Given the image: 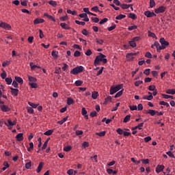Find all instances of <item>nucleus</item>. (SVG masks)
<instances>
[{
  "label": "nucleus",
  "instance_id": "obj_35",
  "mask_svg": "<svg viewBox=\"0 0 175 175\" xmlns=\"http://www.w3.org/2000/svg\"><path fill=\"white\" fill-rule=\"evenodd\" d=\"M141 162H142V163L144 165H148V163H150V160L148 159H141Z\"/></svg>",
  "mask_w": 175,
  "mask_h": 175
},
{
  "label": "nucleus",
  "instance_id": "obj_15",
  "mask_svg": "<svg viewBox=\"0 0 175 175\" xmlns=\"http://www.w3.org/2000/svg\"><path fill=\"white\" fill-rule=\"evenodd\" d=\"M23 133H18L16 136V139L18 142H23L24 140V137Z\"/></svg>",
  "mask_w": 175,
  "mask_h": 175
},
{
  "label": "nucleus",
  "instance_id": "obj_46",
  "mask_svg": "<svg viewBox=\"0 0 175 175\" xmlns=\"http://www.w3.org/2000/svg\"><path fill=\"white\" fill-rule=\"evenodd\" d=\"M28 105H29L31 107H33V109H36V107H38V104H35L31 102H29Z\"/></svg>",
  "mask_w": 175,
  "mask_h": 175
},
{
  "label": "nucleus",
  "instance_id": "obj_45",
  "mask_svg": "<svg viewBox=\"0 0 175 175\" xmlns=\"http://www.w3.org/2000/svg\"><path fill=\"white\" fill-rule=\"evenodd\" d=\"M31 166H32V162L31 161L26 163V164H25L26 169H31Z\"/></svg>",
  "mask_w": 175,
  "mask_h": 175
},
{
  "label": "nucleus",
  "instance_id": "obj_34",
  "mask_svg": "<svg viewBox=\"0 0 175 175\" xmlns=\"http://www.w3.org/2000/svg\"><path fill=\"white\" fill-rule=\"evenodd\" d=\"M96 135L97 136H99L100 137H103V136H105V135H106V131H101L100 133H96Z\"/></svg>",
  "mask_w": 175,
  "mask_h": 175
},
{
  "label": "nucleus",
  "instance_id": "obj_21",
  "mask_svg": "<svg viewBox=\"0 0 175 175\" xmlns=\"http://www.w3.org/2000/svg\"><path fill=\"white\" fill-rule=\"evenodd\" d=\"M60 27H62L63 29H70V27L66 25V23H60Z\"/></svg>",
  "mask_w": 175,
  "mask_h": 175
},
{
  "label": "nucleus",
  "instance_id": "obj_28",
  "mask_svg": "<svg viewBox=\"0 0 175 175\" xmlns=\"http://www.w3.org/2000/svg\"><path fill=\"white\" fill-rule=\"evenodd\" d=\"M28 80L30 83H36L37 79L33 77L28 76Z\"/></svg>",
  "mask_w": 175,
  "mask_h": 175
},
{
  "label": "nucleus",
  "instance_id": "obj_38",
  "mask_svg": "<svg viewBox=\"0 0 175 175\" xmlns=\"http://www.w3.org/2000/svg\"><path fill=\"white\" fill-rule=\"evenodd\" d=\"M68 117L66 116L64 118H63V120L57 122V124H59V125H62V124H64V122H66V121L68 120Z\"/></svg>",
  "mask_w": 175,
  "mask_h": 175
},
{
  "label": "nucleus",
  "instance_id": "obj_19",
  "mask_svg": "<svg viewBox=\"0 0 175 175\" xmlns=\"http://www.w3.org/2000/svg\"><path fill=\"white\" fill-rule=\"evenodd\" d=\"M131 6H133V4H121L120 5V8H122V9H129Z\"/></svg>",
  "mask_w": 175,
  "mask_h": 175
},
{
  "label": "nucleus",
  "instance_id": "obj_51",
  "mask_svg": "<svg viewBox=\"0 0 175 175\" xmlns=\"http://www.w3.org/2000/svg\"><path fill=\"white\" fill-rule=\"evenodd\" d=\"M122 91H123V90L119 91V92L114 96V98H120V96H121V95H122Z\"/></svg>",
  "mask_w": 175,
  "mask_h": 175
},
{
  "label": "nucleus",
  "instance_id": "obj_37",
  "mask_svg": "<svg viewBox=\"0 0 175 175\" xmlns=\"http://www.w3.org/2000/svg\"><path fill=\"white\" fill-rule=\"evenodd\" d=\"M72 150V147L70 146H67L64 148V151H66V152H69Z\"/></svg>",
  "mask_w": 175,
  "mask_h": 175
},
{
  "label": "nucleus",
  "instance_id": "obj_30",
  "mask_svg": "<svg viewBox=\"0 0 175 175\" xmlns=\"http://www.w3.org/2000/svg\"><path fill=\"white\" fill-rule=\"evenodd\" d=\"M53 132H54V131H53V130H48L45 133H44V135H45V136H50V135H53Z\"/></svg>",
  "mask_w": 175,
  "mask_h": 175
},
{
  "label": "nucleus",
  "instance_id": "obj_17",
  "mask_svg": "<svg viewBox=\"0 0 175 175\" xmlns=\"http://www.w3.org/2000/svg\"><path fill=\"white\" fill-rule=\"evenodd\" d=\"M42 23H44V19L37 18L33 21V23L35 24V25H36V24H42Z\"/></svg>",
  "mask_w": 175,
  "mask_h": 175
},
{
  "label": "nucleus",
  "instance_id": "obj_5",
  "mask_svg": "<svg viewBox=\"0 0 175 175\" xmlns=\"http://www.w3.org/2000/svg\"><path fill=\"white\" fill-rule=\"evenodd\" d=\"M165 11L166 7L161 5L154 10V13H157V14H158L159 13H165Z\"/></svg>",
  "mask_w": 175,
  "mask_h": 175
},
{
  "label": "nucleus",
  "instance_id": "obj_53",
  "mask_svg": "<svg viewBox=\"0 0 175 175\" xmlns=\"http://www.w3.org/2000/svg\"><path fill=\"white\" fill-rule=\"evenodd\" d=\"M90 144L88 142H84L82 144V147H83V148H87V147H89Z\"/></svg>",
  "mask_w": 175,
  "mask_h": 175
},
{
  "label": "nucleus",
  "instance_id": "obj_29",
  "mask_svg": "<svg viewBox=\"0 0 175 175\" xmlns=\"http://www.w3.org/2000/svg\"><path fill=\"white\" fill-rule=\"evenodd\" d=\"M75 103V101L72 100V98H67V104L68 106H70V105H73Z\"/></svg>",
  "mask_w": 175,
  "mask_h": 175
},
{
  "label": "nucleus",
  "instance_id": "obj_60",
  "mask_svg": "<svg viewBox=\"0 0 175 175\" xmlns=\"http://www.w3.org/2000/svg\"><path fill=\"white\" fill-rule=\"evenodd\" d=\"M130 110L133 111L134 110H137V106L136 105H130Z\"/></svg>",
  "mask_w": 175,
  "mask_h": 175
},
{
  "label": "nucleus",
  "instance_id": "obj_49",
  "mask_svg": "<svg viewBox=\"0 0 175 175\" xmlns=\"http://www.w3.org/2000/svg\"><path fill=\"white\" fill-rule=\"evenodd\" d=\"M129 31H133V29H137V25H133L128 27Z\"/></svg>",
  "mask_w": 175,
  "mask_h": 175
},
{
  "label": "nucleus",
  "instance_id": "obj_18",
  "mask_svg": "<svg viewBox=\"0 0 175 175\" xmlns=\"http://www.w3.org/2000/svg\"><path fill=\"white\" fill-rule=\"evenodd\" d=\"M43 165H44L43 162L40 163L36 170L37 173H40V172H42V169H43Z\"/></svg>",
  "mask_w": 175,
  "mask_h": 175
},
{
  "label": "nucleus",
  "instance_id": "obj_14",
  "mask_svg": "<svg viewBox=\"0 0 175 175\" xmlns=\"http://www.w3.org/2000/svg\"><path fill=\"white\" fill-rule=\"evenodd\" d=\"M154 47L157 48V50L158 53H161V50H162V46H161L159 42H154Z\"/></svg>",
  "mask_w": 175,
  "mask_h": 175
},
{
  "label": "nucleus",
  "instance_id": "obj_64",
  "mask_svg": "<svg viewBox=\"0 0 175 175\" xmlns=\"http://www.w3.org/2000/svg\"><path fill=\"white\" fill-rule=\"evenodd\" d=\"M82 116H86L87 114V109H85V107L82 108V111H81Z\"/></svg>",
  "mask_w": 175,
  "mask_h": 175
},
{
  "label": "nucleus",
  "instance_id": "obj_61",
  "mask_svg": "<svg viewBox=\"0 0 175 175\" xmlns=\"http://www.w3.org/2000/svg\"><path fill=\"white\" fill-rule=\"evenodd\" d=\"M80 55H81V53H80L79 51H76L74 53V57H80Z\"/></svg>",
  "mask_w": 175,
  "mask_h": 175
},
{
  "label": "nucleus",
  "instance_id": "obj_1",
  "mask_svg": "<svg viewBox=\"0 0 175 175\" xmlns=\"http://www.w3.org/2000/svg\"><path fill=\"white\" fill-rule=\"evenodd\" d=\"M100 62H103L104 64H107V59H106V55L103 53H99V55L96 56L94 60V66H98Z\"/></svg>",
  "mask_w": 175,
  "mask_h": 175
},
{
  "label": "nucleus",
  "instance_id": "obj_2",
  "mask_svg": "<svg viewBox=\"0 0 175 175\" xmlns=\"http://www.w3.org/2000/svg\"><path fill=\"white\" fill-rule=\"evenodd\" d=\"M84 71V67L83 66H77V67L74 68L71 71V75H79V73H82Z\"/></svg>",
  "mask_w": 175,
  "mask_h": 175
},
{
  "label": "nucleus",
  "instance_id": "obj_42",
  "mask_svg": "<svg viewBox=\"0 0 175 175\" xmlns=\"http://www.w3.org/2000/svg\"><path fill=\"white\" fill-rule=\"evenodd\" d=\"M32 150H33V142L29 143V147L27 148V151L30 152Z\"/></svg>",
  "mask_w": 175,
  "mask_h": 175
},
{
  "label": "nucleus",
  "instance_id": "obj_50",
  "mask_svg": "<svg viewBox=\"0 0 175 175\" xmlns=\"http://www.w3.org/2000/svg\"><path fill=\"white\" fill-rule=\"evenodd\" d=\"M155 5V1L154 0H150V8H152Z\"/></svg>",
  "mask_w": 175,
  "mask_h": 175
},
{
  "label": "nucleus",
  "instance_id": "obj_47",
  "mask_svg": "<svg viewBox=\"0 0 175 175\" xmlns=\"http://www.w3.org/2000/svg\"><path fill=\"white\" fill-rule=\"evenodd\" d=\"M49 5H51V6H53L54 8H55V6H57V2L55 1H50L49 2Z\"/></svg>",
  "mask_w": 175,
  "mask_h": 175
},
{
  "label": "nucleus",
  "instance_id": "obj_16",
  "mask_svg": "<svg viewBox=\"0 0 175 175\" xmlns=\"http://www.w3.org/2000/svg\"><path fill=\"white\" fill-rule=\"evenodd\" d=\"M11 93L14 96H17L18 95V89H14L13 88H10Z\"/></svg>",
  "mask_w": 175,
  "mask_h": 175
},
{
  "label": "nucleus",
  "instance_id": "obj_31",
  "mask_svg": "<svg viewBox=\"0 0 175 175\" xmlns=\"http://www.w3.org/2000/svg\"><path fill=\"white\" fill-rule=\"evenodd\" d=\"M159 105H161V106H166V107H170V105H169L168 103L165 101H160Z\"/></svg>",
  "mask_w": 175,
  "mask_h": 175
},
{
  "label": "nucleus",
  "instance_id": "obj_39",
  "mask_svg": "<svg viewBox=\"0 0 175 175\" xmlns=\"http://www.w3.org/2000/svg\"><path fill=\"white\" fill-rule=\"evenodd\" d=\"M13 81V79H12V78H5V82L7 83V84L8 85H10V84H12Z\"/></svg>",
  "mask_w": 175,
  "mask_h": 175
},
{
  "label": "nucleus",
  "instance_id": "obj_36",
  "mask_svg": "<svg viewBox=\"0 0 175 175\" xmlns=\"http://www.w3.org/2000/svg\"><path fill=\"white\" fill-rule=\"evenodd\" d=\"M129 44L131 46V47H136L137 44L136 42L132 40L131 41L129 42Z\"/></svg>",
  "mask_w": 175,
  "mask_h": 175
},
{
  "label": "nucleus",
  "instance_id": "obj_13",
  "mask_svg": "<svg viewBox=\"0 0 175 175\" xmlns=\"http://www.w3.org/2000/svg\"><path fill=\"white\" fill-rule=\"evenodd\" d=\"M158 113V111H155L154 109H149L146 111V114H150V116H155Z\"/></svg>",
  "mask_w": 175,
  "mask_h": 175
},
{
  "label": "nucleus",
  "instance_id": "obj_59",
  "mask_svg": "<svg viewBox=\"0 0 175 175\" xmlns=\"http://www.w3.org/2000/svg\"><path fill=\"white\" fill-rule=\"evenodd\" d=\"M96 42L98 43V44H103V40H100L98 38H96Z\"/></svg>",
  "mask_w": 175,
  "mask_h": 175
},
{
  "label": "nucleus",
  "instance_id": "obj_56",
  "mask_svg": "<svg viewBox=\"0 0 175 175\" xmlns=\"http://www.w3.org/2000/svg\"><path fill=\"white\" fill-rule=\"evenodd\" d=\"M27 112H29L30 114H33V109L31 107H27Z\"/></svg>",
  "mask_w": 175,
  "mask_h": 175
},
{
  "label": "nucleus",
  "instance_id": "obj_52",
  "mask_svg": "<svg viewBox=\"0 0 175 175\" xmlns=\"http://www.w3.org/2000/svg\"><path fill=\"white\" fill-rule=\"evenodd\" d=\"M108 21H109V19H107V18H104L103 19H102V20L99 22V24H100V25L105 24V23H107Z\"/></svg>",
  "mask_w": 175,
  "mask_h": 175
},
{
  "label": "nucleus",
  "instance_id": "obj_44",
  "mask_svg": "<svg viewBox=\"0 0 175 175\" xmlns=\"http://www.w3.org/2000/svg\"><path fill=\"white\" fill-rule=\"evenodd\" d=\"M29 85L31 88H38V85L34 82L29 83Z\"/></svg>",
  "mask_w": 175,
  "mask_h": 175
},
{
  "label": "nucleus",
  "instance_id": "obj_9",
  "mask_svg": "<svg viewBox=\"0 0 175 175\" xmlns=\"http://www.w3.org/2000/svg\"><path fill=\"white\" fill-rule=\"evenodd\" d=\"M163 169H165V165H158L156 167V173L159 174L161 172H163Z\"/></svg>",
  "mask_w": 175,
  "mask_h": 175
},
{
  "label": "nucleus",
  "instance_id": "obj_3",
  "mask_svg": "<svg viewBox=\"0 0 175 175\" xmlns=\"http://www.w3.org/2000/svg\"><path fill=\"white\" fill-rule=\"evenodd\" d=\"M122 88V85H118L116 86H111L110 89V94L113 95L116 92L120 91Z\"/></svg>",
  "mask_w": 175,
  "mask_h": 175
},
{
  "label": "nucleus",
  "instance_id": "obj_4",
  "mask_svg": "<svg viewBox=\"0 0 175 175\" xmlns=\"http://www.w3.org/2000/svg\"><path fill=\"white\" fill-rule=\"evenodd\" d=\"M159 42L161 44V49L162 50H165V49H166V47H167V46H169V42L165 40L164 38H160Z\"/></svg>",
  "mask_w": 175,
  "mask_h": 175
},
{
  "label": "nucleus",
  "instance_id": "obj_48",
  "mask_svg": "<svg viewBox=\"0 0 175 175\" xmlns=\"http://www.w3.org/2000/svg\"><path fill=\"white\" fill-rule=\"evenodd\" d=\"M116 27H117V25H116V24H113V25L109 27H108L107 29L110 32V31H113V29H116Z\"/></svg>",
  "mask_w": 175,
  "mask_h": 175
},
{
  "label": "nucleus",
  "instance_id": "obj_32",
  "mask_svg": "<svg viewBox=\"0 0 175 175\" xmlns=\"http://www.w3.org/2000/svg\"><path fill=\"white\" fill-rule=\"evenodd\" d=\"M109 102H111V96H110L105 98L104 105H107V103H109Z\"/></svg>",
  "mask_w": 175,
  "mask_h": 175
},
{
  "label": "nucleus",
  "instance_id": "obj_25",
  "mask_svg": "<svg viewBox=\"0 0 175 175\" xmlns=\"http://www.w3.org/2000/svg\"><path fill=\"white\" fill-rule=\"evenodd\" d=\"M51 55L52 57H53V58H55V59L58 58V51H53L51 52Z\"/></svg>",
  "mask_w": 175,
  "mask_h": 175
},
{
  "label": "nucleus",
  "instance_id": "obj_7",
  "mask_svg": "<svg viewBox=\"0 0 175 175\" xmlns=\"http://www.w3.org/2000/svg\"><path fill=\"white\" fill-rule=\"evenodd\" d=\"M137 55V53H128L126 56L127 61H133V58H134L133 56Z\"/></svg>",
  "mask_w": 175,
  "mask_h": 175
},
{
  "label": "nucleus",
  "instance_id": "obj_11",
  "mask_svg": "<svg viewBox=\"0 0 175 175\" xmlns=\"http://www.w3.org/2000/svg\"><path fill=\"white\" fill-rule=\"evenodd\" d=\"M5 125H6L7 126H14V125H16V122H12V120L8 119L7 120V122H5Z\"/></svg>",
  "mask_w": 175,
  "mask_h": 175
},
{
  "label": "nucleus",
  "instance_id": "obj_10",
  "mask_svg": "<svg viewBox=\"0 0 175 175\" xmlns=\"http://www.w3.org/2000/svg\"><path fill=\"white\" fill-rule=\"evenodd\" d=\"M0 109L2 111H4V112L10 111V108L8 105H1Z\"/></svg>",
  "mask_w": 175,
  "mask_h": 175
},
{
  "label": "nucleus",
  "instance_id": "obj_22",
  "mask_svg": "<svg viewBox=\"0 0 175 175\" xmlns=\"http://www.w3.org/2000/svg\"><path fill=\"white\" fill-rule=\"evenodd\" d=\"M142 99H146L147 100H152V99H154V96L152 95L144 96Z\"/></svg>",
  "mask_w": 175,
  "mask_h": 175
},
{
  "label": "nucleus",
  "instance_id": "obj_41",
  "mask_svg": "<svg viewBox=\"0 0 175 175\" xmlns=\"http://www.w3.org/2000/svg\"><path fill=\"white\" fill-rule=\"evenodd\" d=\"M131 120V115H126L123 120V122H128Z\"/></svg>",
  "mask_w": 175,
  "mask_h": 175
},
{
  "label": "nucleus",
  "instance_id": "obj_63",
  "mask_svg": "<svg viewBox=\"0 0 175 175\" xmlns=\"http://www.w3.org/2000/svg\"><path fill=\"white\" fill-rule=\"evenodd\" d=\"M92 21H93V23H99V18L92 17Z\"/></svg>",
  "mask_w": 175,
  "mask_h": 175
},
{
  "label": "nucleus",
  "instance_id": "obj_24",
  "mask_svg": "<svg viewBox=\"0 0 175 175\" xmlns=\"http://www.w3.org/2000/svg\"><path fill=\"white\" fill-rule=\"evenodd\" d=\"M163 98H164V99H174V97L173 96H170V95H167V94H162Z\"/></svg>",
  "mask_w": 175,
  "mask_h": 175
},
{
  "label": "nucleus",
  "instance_id": "obj_55",
  "mask_svg": "<svg viewBox=\"0 0 175 175\" xmlns=\"http://www.w3.org/2000/svg\"><path fill=\"white\" fill-rule=\"evenodd\" d=\"M91 10H92L93 12H100V10H99V8L98 6H94V7L92 8Z\"/></svg>",
  "mask_w": 175,
  "mask_h": 175
},
{
  "label": "nucleus",
  "instance_id": "obj_27",
  "mask_svg": "<svg viewBox=\"0 0 175 175\" xmlns=\"http://www.w3.org/2000/svg\"><path fill=\"white\" fill-rule=\"evenodd\" d=\"M98 95L99 94H98V92H93L92 93V99H96L98 98Z\"/></svg>",
  "mask_w": 175,
  "mask_h": 175
},
{
  "label": "nucleus",
  "instance_id": "obj_54",
  "mask_svg": "<svg viewBox=\"0 0 175 175\" xmlns=\"http://www.w3.org/2000/svg\"><path fill=\"white\" fill-rule=\"evenodd\" d=\"M166 154L171 158H175L174 154H173V152H172V151H168L166 152Z\"/></svg>",
  "mask_w": 175,
  "mask_h": 175
},
{
  "label": "nucleus",
  "instance_id": "obj_40",
  "mask_svg": "<svg viewBox=\"0 0 175 175\" xmlns=\"http://www.w3.org/2000/svg\"><path fill=\"white\" fill-rule=\"evenodd\" d=\"M125 17H126V16L124 15V14H120L118 16H117L116 17V20H122V18H125Z\"/></svg>",
  "mask_w": 175,
  "mask_h": 175
},
{
  "label": "nucleus",
  "instance_id": "obj_57",
  "mask_svg": "<svg viewBox=\"0 0 175 175\" xmlns=\"http://www.w3.org/2000/svg\"><path fill=\"white\" fill-rule=\"evenodd\" d=\"M117 133H118V135H124V130L121 129H118L116 130Z\"/></svg>",
  "mask_w": 175,
  "mask_h": 175
},
{
  "label": "nucleus",
  "instance_id": "obj_33",
  "mask_svg": "<svg viewBox=\"0 0 175 175\" xmlns=\"http://www.w3.org/2000/svg\"><path fill=\"white\" fill-rule=\"evenodd\" d=\"M67 13L68 14H72V16H77V12L75 10L71 11L70 10H67Z\"/></svg>",
  "mask_w": 175,
  "mask_h": 175
},
{
  "label": "nucleus",
  "instance_id": "obj_20",
  "mask_svg": "<svg viewBox=\"0 0 175 175\" xmlns=\"http://www.w3.org/2000/svg\"><path fill=\"white\" fill-rule=\"evenodd\" d=\"M15 81L16 83H19L20 84H23L24 83V81L23 80V78L20 77H15Z\"/></svg>",
  "mask_w": 175,
  "mask_h": 175
},
{
  "label": "nucleus",
  "instance_id": "obj_12",
  "mask_svg": "<svg viewBox=\"0 0 175 175\" xmlns=\"http://www.w3.org/2000/svg\"><path fill=\"white\" fill-rule=\"evenodd\" d=\"M143 125H144V122L139 123L137 126L131 128L132 131H136V129L142 130L143 129Z\"/></svg>",
  "mask_w": 175,
  "mask_h": 175
},
{
  "label": "nucleus",
  "instance_id": "obj_26",
  "mask_svg": "<svg viewBox=\"0 0 175 175\" xmlns=\"http://www.w3.org/2000/svg\"><path fill=\"white\" fill-rule=\"evenodd\" d=\"M129 18H132V20H136V18H137V16L133 13H130L129 14Z\"/></svg>",
  "mask_w": 175,
  "mask_h": 175
},
{
  "label": "nucleus",
  "instance_id": "obj_58",
  "mask_svg": "<svg viewBox=\"0 0 175 175\" xmlns=\"http://www.w3.org/2000/svg\"><path fill=\"white\" fill-rule=\"evenodd\" d=\"M148 90H149V91H155L157 88H155V85H150Z\"/></svg>",
  "mask_w": 175,
  "mask_h": 175
},
{
  "label": "nucleus",
  "instance_id": "obj_8",
  "mask_svg": "<svg viewBox=\"0 0 175 175\" xmlns=\"http://www.w3.org/2000/svg\"><path fill=\"white\" fill-rule=\"evenodd\" d=\"M144 15L146 16V17H154V16H157V14H155V13H154L153 12H151V11H145L144 12Z\"/></svg>",
  "mask_w": 175,
  "mask_h": 175
},
{
  "label": "nucleus",
  "instance_id": "obj_23",
  "mask_svg": "<svg viewBox=\"0 0 175 175\" xmlns=\"http://www.w3.org/2000/svg\"><path fill=\"white\" fill-rule=\"evenodd\" d=\"M166 94H169L171 95L175 94V89H168L166 90Z\"/></svg>",
  "mask_w": 175,
  "mask_h": 175
},
{
  "label": "nucleus",
  "instance_id": "obj_62",
  "mask_svg": "<svg viewBox=\"0 0 175 175\" xmlns=\"http://www.w3.org/2000/svg\"><path fill=\"white\" fill-rule=\"evenodd\" d=\"M140 84H143V81H137L135 82V87H139Z\"/></svg>",
  "mask_w": 175,
  "mask_h": 175
},
{
  "label": "nucleus",
  "instance_id": "obj_6",
  "mask_svg": "<svg viewBox=\"0 0 175 175\" xmlns=\"http://www.w3.org/2000/svg\"><path fill=\"white\" fill-rule=\"evenodd\" d=\"M0 27L4 28V29H10L12 28V26H10V25H9L6 23L1 22L0 23Z\"/></svg>",
  "mask_w": 175,
  "mask_h": 175
},
{
  "label": "nucleus",
  "instance_id": "obj_43",
  "mask_svg": "<svg viewBox=\"0 0 175 175\" xmlns=\"http://www.w3.org/2000/svg\"><path fill=\"white\" fill-rule=\"evenodd\" d=\"M83 85V81L77 80L75 81V85L77 87H80V85Z\"/></svg>",
  "mask_w": 175,
  "mask_h": 175
}]
</instances>
